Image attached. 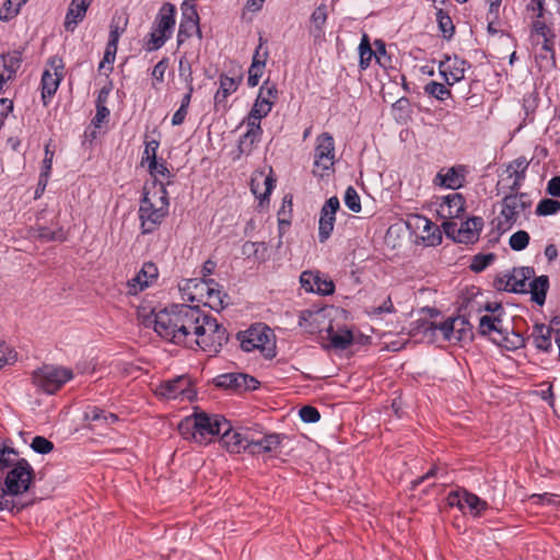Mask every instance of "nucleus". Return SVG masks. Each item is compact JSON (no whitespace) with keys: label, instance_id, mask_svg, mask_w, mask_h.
I'll return each mask as SVG.
<instances>
[{"label":"nucleus","instance_id":"obj_55","mask_svg":"<svg viewBox=\"0 0 560 560\" xmlns=\"http://www.w3.org/2000/svg\"><path fill=\"white\" fill-rule=\"evenodd\" d=\"M529 240V234L521 230L511 235L509 244L513 250L520 252L528 246Z\"/></svg>","mask_w":560,"mask_h":560},{"label":"nucleus","instance_id":"obj_51","mask_svg":"<svg viewBox=\"0 0 560 560\" xmlns=\"http://www.w3.org/2000/svg\"><path fill=\"white\" fill-rule=\"evenodd\" d=\"M116 54L117 48L106 46L103 59L98 63V71L103 72L106 77H108L114 70L113 65L116 59Z\"/></svg>","mask_w":560,"mask_h":560},{"label":"nucleus","instance_id":"obj_19","mask_svg":"<svg viewBox=\"0 0 560 560\" xmlns=\"http://www.w3.org/2000/svg\"><path fill=\"white\" fill-rule=\"evenodd\" d=\"M339 207L340 202L336 196L327 199L322 207L318 221V238L320 243L326 242L330 237L335 226L336 212Z\"/></svg>","mask_w":560,"mask_h":560},{"label":"nucleus","instance_id":"obj_44","mask_svg":"<svg viewBox=\"0 0 560 560\" xmlns=\"http://www.w3.org/2000/svg\"><path fill=\"white\" fill-rule=\"evenodd\" d=\"M260 47H261V45H259V47L256 49V52L253 58V62L248 70L247 84L252 88H254L258 84L259 79L262 75V70L266 65V54L260 59V54H259Z\"/></svg>","mask_w":560,"mask_h":560},{"label":"nucleus","instance_id":"obj_59","mask_svg":"<svg viewBox=\"0 0 560 560\" xmlns=\"http://www.w3.org/2000/svg\"><path fill=\"white\" fill-rule=\"evenodd\" d=\"M267 250V245L264 242H246L243 245V254L250 256L254 255L257 259H264V253Z\"/></svg>","mask_w":560,"mask_h":560},{"label":"nucleus","instance_id":"obj_56","mask_svg":"<svg viewBox=\"0 0 560 560\" xmlns=\"http://www.w3.org/2000/svg\"><path fill=\"white\" fill-rule=\"evenodd\" d=\"M343 200H345V205L347 206V208L349 210L357 212V213L361 211L362 207H361L360 196L352 186H349L346 189Z\"/></svg>","mask_w":560,"mask_h":560},{"label":"nucleus","instance_id":"obj_27","mask_svg":"<svg viewBox=\"0 0 560 560\" xmlns=\"http://www.w3.org/2000/svg\"><path fill=\"white\" fill-rule=\"evenodd\" d=\"M218 385L235 390H254L258 387L259 382L247 374L226 373L218 377Z\"/></svg>","mask_w":560,"mask_h":560},{"label":"nucleus","instance_id":"obj_20","mask_svg":"<svg viewBox=\"0 0 560 560\" xmlns=\"http://www.w3.org/2000/svg\"><path fill=\"white\" fill-rule=\"evenodd\" d=\"M159 276V269L152 261H147L141 269L127 281V293L137 295L148 287H150Z\"/></svg>","mask_w":560,"mask_h":560},{"label":"nucleus","instance_id":"obj_64","mask_svg":"<svg viewBox=\"0 0 560 560\" xmlns=\"http://www.w3.org/2000/svg\"><path fill=\"white\" fill-rule=\"evenodd\" d=\"M300 418L305 423H315L320 419L319 411L312 406H304L299 411Z\"/></svg>","mask_w":560,"mask_h":560},{"label":"nucleus","instance_id":"obj_62","mask_svg":"<svg viewBox=\"0 0 560 560\" xmlns=\"http://www.w3.org/2000/svg\"><path fill=\"white\" fill-rule=\"evenodd\" d=\"M31 447L35 453L48 454L54 450V444L44 436H35L31 443Z\"/></svg>","mask_w":560,"mask_h":560},{"label":"nucleus","instance_id":"obj_39","mask_svg":"<svg viewBox=\"0 0 560 560\" xmlns=\"http://www.w3.org/2000/svg\"><path fill=\"white\" fill-rule=\"evenodd\" d=\"M551 334L552 329L544 324L534 326L532 338L537 350L541 352H550L552 350Z\"/></svg>","mask_w":560,"mask_h":560},{"label":"nucleus","instance_id":"obj_37","mask_svg":"<svg viewBox=\"0 0 560 560\" xmlns=\"http://www.w3.org/2000/svg\"><path fill=\"white\" fill-rule=\"evenodd\" d=\"M144 166H147L149 174L153 178V182L150 186L154 185L155 183H163L166 187L173 183L174 175L168 170L167 163L164 160H156L145 164Z\"/></svg>","mask_w":560,"mask_h":560},{"label":"nucleus","instance_id":"obj_31","mask_svg":"<svg viewBox=\"0 0 560 560\" xmlns=\"http://www.w3.org/2000/svg\"><path fill=\"white\" fill-rule=\"evenodd\" d=\"M238 83L237 80L226 74L219 77V89L213 97L215 110H225L228 108V97L237 91Z\"/></svg>","mask_w":560,"mask_h":560},{"label":"nucleus","instance_id":"obj_2","mask_svg":"<svg viewBox=\"0 0 560 560\" xmlns=\"http://www.w3.org/2000/svg\"><path fill=\"white\" fill-rule=\"evenodd\" d=\"M33 478L31 464L0 442V511H20L12 497L27 492Z\"/></svg>","mask_w":560,"mask_h":560},{"label":"nucleus","instance_id":"obj_8","mask_svg":"<svg viewBox=\"0 0 560 560\" xmlns=\"http://www.w3.org/2000/svg\"><path fill=\"white\" fill-rule=\"evenodd\" d=\"M502 200L500 214L495 218V228L501 233L512 229L521 214L530 207V200L527 194L512 191Z\"/></svg>","mask_w":560,"mask_h":560},{"label":"nucleus","instance_id":"obj_10","mask_svg":"<svg viewBox=\"0 0 560 560\" xmlns=\"http://www.w3.org/2000/svg\"><path fill=\"white\" fill-rule=\"evenodd\" d=\"M445 234L457 243L472 244L480 235L483 228V220L479 217H472L466 221L457 223L455 221H444L442 223Z\"/></svg>","mask_w":560,"mask_h":560},{"label":"nucleus","instance_id":"obj_7","mask_svg":"<svg viewBox=\"0 0 560 560\" xmlns=\"http://www.w3.org/2000/svg\"><path fill=\"white\" fill-rule=\"evenodd\" d=\"M72 378V370L52 364L43 365L32 373V382L34 386L49 395L57 393Z\"/></svg>","mask_w":560,"mask_h":560},{"label":"nucleus","instance_id":"obj_13","mask_svg":"<svg viewBox=\"0 0 560 560\" xmlns=\"http://www.w3.org/2000/svg\"><path fill=\"white\" fill-rule=\"evenodd\" d=\"M199 20L196 5L188 1H184L182 4V16L177 32V46L183 45L192 35H197V37L201 39L202 33Z\"/></svg>","mask_w":560,"mask_h":560},{"label":"nucleus","instance_id":"obj_40","mask_svg":"<svg viewBox=\"0 0 560 560\" xmlns=\"http://www.w3.org/2000/svg\"><path fill=\"white\" fill-rule=\"evenodd\" d=\"M548 288L549 280L547 276L533 277L528 284V292L532 294V300L536 304L542 305L546 301Z\"/></svg>","mask_w":560,"mask_h":560},{"label":"nucleus","instance_id":"obj_42","mask_svg":"<svg viewBox=\"0 0 560 560\" xmlns=\"http://www.w3.org/2000/svg\"><path fill=\"white\" fill-rule=\"evenodd\" d=\"M505 328L499 315H482L479 318V332L482 336H490L495 332L500 337Z\"/></svg>","mask_w":560,"mask_h":560},{"label":"nucleus","instance_id":"obj_63","mask_svg":"<svg viewBox=\"0 0 560 560\" xmlns=\"http://www.w3.org/2000/svg\"><path fill=\"white\" fill-rule=\"evenodd\" d=\"M462 495H464V489L451 491L446 498L447 504L451 508H457L459 511L464 512L466 509V503Z\"/></svg>","mask_w":560,"mask_h":560},{"label":"nucleus","instance_id":"obj_49","mask_svg":"<svg viewBox=\"0 0 560 560\" xmlns=\"http://www.w3.org/2000/svg\"><path fill=\"white\" fill-rule=\"evenodd\" d=\"M436 21L439 25V30L443 34V37L446 39L452 38L455 32V26L453 24V21L451 16L444 12L442 9H439L436 11Z\"/></svg>","mask_w":560,"mask_h":560},{"label":"nucleus","instance_id":"obj_46","mask_svg":"<svg viewBox=\"0 0 560 560\" xmlns=\"http://www.w3.org/2000/svg\"><path fill=\"white\" fill-rule=\"evenodd\" d=\"M374 50L371 47L370 38L368 34H363L360 45H359V66L362 70H365L370 67L372 59L374 58Z\"/></svg>","mask_w":560,"mask_h":560},{"label":"nucleus","instance_id":"obj_5","mask_svg":"<svg viewBox=\"0 0 560 560\" xmlns=\"http://www.w3.org/2000/svg\"><path fill=\"white\" fill-rule=\"evenodd\" d=\"M194 326L196 328L191 330L188 348L197 346L206 352L218 353L229 339L225 328L201 308L198 324Z\"/></svg>","mask_w":560,"mask_h":560},{"label":"nucleus","instance_id":"obj_33","mask_svg":"<svg viewBox=\"0 0 560 560\" xmlns=\"http://www.w3.org/2000/svg\"><path fill=\"white\" fill-rule=\"evenodd\" d=\"M326 338L329 340V347L345 350L352 343L353 334L346 326L335 327L329 323L326 328Z\"/></svg>","mask_w":560,"mask_h":560},{"label":"nucleus","instance_id":"obj_29","mask_svg":"<svg viewBox=\"0 0 560 560\" xmlns=\"http://www.w3.org/2000/svg\"><path fill=\"white\" fill-rule=\"evenodd\" d=\"M457 323L456 318H448L441 324H435L433 322L423 320L421 324V328L427 332H431L435 335L439 331L443 339L448 342H457L462 339L460 330H455V324Z\"/></svg>","mask_w":560,"mask_h":560},{"label":"nucleus","instance_id":"obj_43","mask_svg":"<svg viewBox=\"0 0 560 560\" xmlns=\"http://www.w3.org/2000/svg\"><path fill=\"white\" fill-rule=\"evenodd\" d=\"M494 341L509 351H515L525 346V338L523 335L513 330L510 331L508 328H505L504 332H502L498 339H494Z\"/></svg>","mask_w":560,"mask_h":560},{"label":"nucleus","instance_id":"obj_41","mask_svg":"<svg viewBox=\"0 0 560 560\" xmlns=\"http://www.w3.org/2000/svg\"><path fill=\"white\" fill-rule=\"evenodd\" d=\"M128 18L124 15H114L109 24L108 42L106 46L117 48L120 36L126 32Z\"/></svg>","mask_w":560,"mask_h":560},{"label":"nucleus","instance_id":"obj_3","mask_svg":"<svg viewBox=\"0 0 560 560\" xmlns=\"http://www.w3.org/2000/svg\"><path fill=\"white\" fill-rule=\"evenodd\" d=\"M143 197L139 207V219L143 234L159 229L168 213V191L163 183L144 186Z\"/></svg>","mask_w":560,"mask_h":560},{"label":"nucleus","instance_id":"obj_15","mask_svg":"<svg viewBox=\"0 0 560 560\" xmlns=\"http://www.w3.org/2000/svg\"><path fill=\"white\" fill-rule=\"evenodd\" d=\"M242 350L252 352L264 351L270 345V329L261 324L254 325L247 330L238 334Z\"/></svg>","mask_w":560,"mask_h":560},{"label":"nucleus","instance_id":"obj_17","mask_svg":"<svg viewBox=\"0 0 560 560\" xmlns=\"http://www.w3.org/2000/svg\"><path fill=\"white\" fill-rule=\"evenodd\" d=\"M220 442L222 446L231 454H241L248 451L250 431L233 429L226 420V427L221 430Z\"/></svg>","mask_w":560,"mask_h":560},{"label":"nucleus","instance_id":"obj_4","mask_svg":"<svg viewBox=\"0 0 560 560\" xmlns=\"http://www.w3.org/2000/svg\"><path fill=\"white\" fill-rule=\"evenodd\" d=\"M223 427H226L224 417L196 409L179 422L178 431L185 440L207 445L220 435Z\"/></svg>","mask_w":560,"mask_h":560},{"label":"nucleus","instance_id":"obj_57","mask_svg":"<svg viewBox=\"0 0 560 560\" xmlns=\"http://www.w3.org/2000/svg\"><path fill=\"white\" fill-rule=\"evenodd\" d=\"M168 67V59L162 58L152 69L151 75H152V86L154 89L158 88L159 84L164 82V77L166 69Z\"/></svg>","mask_w":560,"mask_h":560},{"label":"nucleus","instance_id":"obj_6","mask_svg":"<svg viewBox=\"0 0 560 560\" xmlns=\"http://www.w3.org/2000/svg\"><path fill=\"white\" fill-rule=\"evenodd\" d=\"M176 24V8L170 2H165L159 9V12L152 23L151 32L145 42V49L154 51L164 46L172 37Z\"/></svg>","mask_w":560,"mask_h":560},{"label":"nucleus","instance_id":"obj_26","mask_svg":"<svg viewBox=\"0 0 560 560\" xmlns=\"http://www.w3.org/2000/svg\"><path fill=\"white\" fill-rule=\"evenodd\" d=\"M283 435L279 433L265 434L260 439H255L250 432L248 451L250 455H260L276 452L282 442Z\"/></svg>","mask_w":560,"mask_h":560},{"label":"nucleus","instance_id":"obj_32","mask_svg":"<svg viewBox=\"0 0 560 560\" xmlns=\"http://www.w3.org/2000/svg\"><path fill=\"white\" fill-rule=\"evenodd\" d=\"M535 271L532 267L514 268L508 278V290L514 293H527L530 279Z\"/></svg>","mask_w":560,"mask_h":560},{"label":"nucleus","instance_id":"obj_9","mask_svg":"<svg viewBox=\"0 0 560 560\" xmlns=\"http://www.w3.org/2000/svg\"><path fill=\"white\" fill-rule=\"evenodd\" d=\"M336 163L335 140L329 132L316 137L314 148L313 174L317 177L329 176Z\"/></svg>","mask_w":560,"mask_h":560},{"label":"nucleus","instance_id":"obj_45","mask_svg":"<svg viewBox=\"0 0 560 560\" xmlns=\"http://www.w3.org/2000/svg\"><path fill=\"white\" fill-rule=\"evenodd\" d=\"M466 503V509H468L469 513L475 516H481V514L488 510L489 504L487 501L480 499L477 494L471 493L464 489V495H462Z\"/></svg>","mask_w":560,"mask_h":560},{"label":"nucleus","instance_id":"obj_48","mask_svg":"<svg viewBox=\"0 0 560 560\" xmlns=\"http://www.w3.org/2000/svg\"><path fill=\"white\" fill-rule=\"evenodd\" d=\"M160 148V141L158 139L149 138L145 136L144 138V150L142 152L140 164L144 166L145 164L158 160V150Z\"/></svg>","mask_w":560,"mask_h":560},{"label":"nucleus","instance_id":"obj_12","mask_svg":"<svg viewBox=\"0 0 560 560\" xmlns=\"http://www.w3.org/2000/svg\"><path fill=\"white\" fill-rule=\"evenodd\" d=\"M63 78V62L58 57H51L48 61V68L42 74V101L47 106L57 92Z\"/></svg>","mask_w":560,"mask_h":560},{"label":"nucleus","instance_id":"obj_25","mask_svg":"<svg viewBox=\"0 0 560 560\" xmlns=\"http://www.w3.org/2000/svg\"><path fill=\"white\" fill-rule=\"evenodd\" d=\"M465 212V199L458 192L445 196L439 206L438 213L446 221L459 219Z\"/></svg>","mask_w":560,"mask_h":560},{"label":"nucleus","instance_id":"obj_11","mask_svg":"<svg viewBox=\"0 0 560 560\" xmlns=\"http://www.w3.org/2000/svg\"><path fill=\"white\" fill-rule=\"evenodd\" d=\"M155 394L165 399H180L192 401L197 392L188 375H179L162 382L155 389Z\"/></svg>","mask_w":560,"mask_h":560},{"label":"nucleus","instance_id":"obj_24","mask_svg":"<svg viewBox=\"0 0 560 560\" xmlns=\"http://www.w3.org/2000/svg\"><path fill=\"white\" fill-rule=\"evenodd\" d=\"M21 63L22 57L18 51L0 55V94L4 93L7 84L15 79Z\"/></svg>","mask_w":560,"mask_h":560},{"label":"nucleus","instance_id":"obj_36","mask_svg":"<svg viewBox=\"0 0 560 560\" xmlns=\"http://www.w3.org/2000/svg\"><path fill=\"white\" fill-rule=\"evenodd\" d=\"M226 293L223 292L221 285L213 279H209V288L206 299H201V303L214 311H220L225 306Z\"/></svg>","mask_w":560,"mask_h":560},{"label":"nucleus","instance_id":"obj_35","mask_svg":"<svg viewBox=\"0 0 560 560\" xmlns=\"http://www.w3.org/2000/svg\"><path fill=\"white\" fill-rule=\"evenodd\" d=\"M436 178L440 180L441 186L456 190L465 183V168L463 166H454L445 171L441 170Z\"/></svg>","mask_w":560,"mask_h":560},{"label":"nucleus","instance_id":"obj_16","mask_svg":"<svg viewBox=\"0 0 560 560\" xmlns=\"http://www.w3.org/2000/svg\"><path fill=\"white\" fill-rule=\"evenodd\" d=\"M301 287L308 293L318 295H331L335 292V283L325 273L320 271L305 270L300 276Z\"/></svg>","mask_w":560,"mask_h":560},{"label":"nucleus","instance_id":"obj_14","mask_svg":"<svg viewBox=\"0 0 560 560\" xmlns=\"http://www.w3.org/2000/svg\"><path fill=\"white\" fill-rule=\"evenodd\" d=\"M407 225L427 246L439 245L442 241V234L439 226L423 215L416 214L410 217Z\"/></svg>","mask_w":560,"mask_h":560},{"label":"nucleus","instance_id":"obj_47","mask_svg":"<svg viewBox=\"0 0 560 560\" xmlns=\"http://www.w3.org/2000/svg\"><path fill=\"white\" fill-rule=\"evenodd\" d=\"M55 152L50 149V143L45 145V158L43 160L42 172L39 174V186H43L42 190H45L52 167Z\"/></svg>","mask_w":560,"mask_h":560},{"label":"nucleus","instance_id":"obj_38","mask_svg":"<svg viewBox=\"0 0 560 560\" xmlns=\"http://www.w3.org/2000/svg\"><path fill=\"white\" fill-rule=\"evenodd\" d=\"M209 288L208 280L189 279L187 280L184 290L185 299L190 302L201 303V299H206V294Z\"/></svg>","mask_w":560,"mask_h":560},{"label":"nucleus","instance_id":"obj_60","mask_svg":"<svg viewBox=\"0 0 560 560\" xmlns=\"http://www.w3.org/2000/svg\"><path fill=\"white\" fill-rule=\"evenodd\" d=\"M16 360V352L4 341L0 340V370Z\"/></svg>","mask_w":560,"mask_h":560},{"label":"nucleus","instance_id":"obj_54","mask_svg":"<svg viewBox=\"0 0 560 560\" xmlns=\"http://www.w3.org/2000/svg\"><path fill=\"white\" fill-rule=\"evenodd\" d=\"M178 71L180 79L185 82L186 89L189 90V92H194L192 69L186 59L182 58L179 60Z\"/></svg>","mask_w":560,"mask_h":560},{"label":"nucleus","instance_id":"obj_50","mask_svg":"<svg viewBox=\"0 0 560 560\" xmlns=\"http://www.w3.org/2000/svg\"><path fill=\"white\" fill-rule=\"evenodd\" d=\"M424 92L439 101H445L452 95L451 91L444 84L435 81L427 83Z\"/></svg>","mask_w":560,"mask_h":560},{"label":"nucleus","instance_id":"obj_1","mask_svg":"<svg viewBox=\"0 0 560 560\" xmlns=\"http://www.w3.org/2000/svg\"><path fill=\"white\" fill-rule=\"evenodd\" d=\"M140 317L143 326L152 327L164 340L187 347L194 325L200 318V307L174 304L158 312L140 313Z\"/></svg>","mask_w":560,"mask_h":560},{"label":"nucleus","instance_id":"obj_58","mask_svg":"<svg viewBox=\"0 0 560 560\" xmlns=\"http://www.w3.org/2000/svg\"><path fill=\"white\" fill-rule=\"evenodd\" d=\"M36 237L39 240L46 241V242H49V241L63 242V241H66V235H65L62 229L52 231L48 228H38L36 230Z\"/></svg>","mask_w":560,"mask_h":560},{"label":"nucleus","instance_id":"obj_34","mask_svg":"<svg viewBox=\"0 0 560 560\" xmlns=\"http://www.w3.org/2000/svg\"><path fill=\"white\" fill-rule=\"evenodd\" d=\"M529 166V162L525 156H518L511 161L506 166V173L512 179L510 186L511 191H518L526 177V172Z\"/></svg>","mask_w":560,"mask_h":560},{"label":"nucleus","instance_id":"obj_53","mask_svg":"<svg viewBox=\"0 0 560 560\" xmlns=\"http://www.w3.org/2000/svg\"><path fill=\"white\" fill-rule=\"evenodd\" d=\"M494 258L495 256L492 253L477 254L472 257L469 267L475 272H481L494 260Z\"/></svg>","mask_w":560,"mask_h":560},{"label":"nucleus","instance_id":"obj_28","mask_svg":"<svg viewBox=\"0 0 560 560\" xmlns=\"http://www.w3.org/2000/svg\"><path fill=\"white\" fill-rule=\"evenodd\" d=\"M93 0H71L68 7L63 26L67 32H74L77 26L85 19Z\"/></svg>","mask_w":560,"mask_h":560},{"label":"nucleus","instance_id":"obj_22","mask_svg":"<svg viewBox=\"0 0 560 560\" xmlns=\"http://www.w3.org/2000/svg\"><path fill=\"white\" fill-rule=\"evenodd\" d=\"M467 62L457 56H445L439 62V72L445 80L447 85H454L462 81L465 77Z\"/></svg>","mask_w":560,"mask_h":560},{"label":"nucleus","instance_id":"obj_18","mask_svg":"<svg viewBox=\"0 0 560 560\" xmlns=\"http://www.w3.org/2000/svg\"><path fill=\"white\" fill-rule=\"evenodd\" d=\"M277 97V89L275 86H261L258 96L244 121L260 125L272 109L273 98Z\"/></svg>","mask_w":560,"mask_h":560},{"label":"nucleus","instance_id":"obj_52","mask_svg":"<svg viewBox=\"0 0 560 560\" xmlns=\"http://www.w3.org/2000/svg\"><path fill=\"white\" fill-rule=\"evenodd\" d=\"M560 211V201L556 199H541L536 208L537 215H552Z\"/></svg>","mask_w":560,"mask_h":560},{"label":"nucleus","instance_id":"obj_21","mask_svg":"<svg viewBox=\"0 0 560 560\" xmlns=\"http://www.w3.org/2000/svg\"><path fill=\"white\" fill-rule=\"evenodd\" d=\"M330 320L323 308L303 310L300 312L299 326L307 334L326 332Z\"/></svg>","mask_w":560,"mask_h":560},{"label":"nucleus","instance_id":"obj_30","mask_svg":"<svg viewBox=\"0 0 560 560\" xmlns=\"http://www.w3.org/2000/svg\"><path fill=\"white\" fill-rule=\"evenodd\" d=\"M244 122L246 124V132L238 140V156L249 155L260 142L262 136L261 125H255L248 121Z\"/></svg>","mask_w":560,"mask_h":560},{"label":"nucleus","instance_id":"obj_23","mask_svg":"<svg viewBox=\"0 0 560 560\" xmlns=\"http://www.w3.org/2000/svg\"><path fill=\"white\" fill-rule=\"evenodd\" d=\"M276 179L272 176V170L269 174L264 171H256L252 175L250 191L259 200V205L264 206L269 201V197L275 188Z\"/></svg>","mask_w":560,"mask_h":560},{"label":"nucleus","instance_id":"obj_61","mask_svg":"<svg viewBox=\"0 0 560 560\" xmlns=\"http://www.w3.org/2000/svg\"><path fill=\"white\" fill-rule=\"evenodd\" d=\"M539 58L549 60L552 66L556 65L555 37L542 39Z\"/></svg>","mask_w":560,"mask_h":560}]
</instances>
